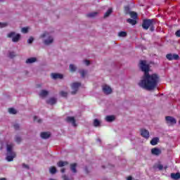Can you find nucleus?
<instances>
[{
    "instance_id": "nucleus-1",
    "label": "nucleus",
    "mask_w": 180,
    "mask_h": 180,
    "mask_svg": "<svg viewBox=\"0 0 180 180\" xmlns=\"http://www.w3.org/2000/svg\"><path fill=\"white\" fill-rule=\"evenodd\" d=\"M140 67L144 75L143 79L139 83V86L147 91L155 89L160 82V76L155 73L150 75V65L146 63V60H141Z\"/></svg>"
},
{
    "instance_id": "nucleus-2",
    "label": "nucleus",
    "mask_w": 180,
    "mask_h": 180,
    "mask_svg": "<svg viewBox=\"0 0 180 180\" xmlns=\"http://www.w3.org/2000/svg\"><path fill=\"white\" fill-rule=\"evenodd\" d=\"M154 25H155V19H144L142 22V27L144 30L150 29V32H154L155 29Z\"/></svg>"
},
{
    "instance_id": "nucleus-3",
    "label": "nucleus",
    "mask_w": 180,
    "mask_h": 180,
    "mask_svg": "<svg viewBox=\"0 0 180 180\" xmlns=\"http://www.w3.org/2000/svg\"><path fill=\"white\" fill-rule=\"evenodd\" d=\"M124 11L126 13H129V15H130L131 18L127 20V23H129L130 25H132V26H134V25H136V12L130 11V8H129V6H126L124 8Z\"/></svg>"
},
{
    "instance_id": "nucleus-4",
    "label": "nucleus",
    "mask_w": 180,
    "mask_h": 180,
    "mask_svg": "<svg viewBox=\"0 0 180 180\" xmlns=\"http://www.w3.org/2000/svg\"><path fill=\"white\" fill-rule=\"evenodd\" d=\"M13 143L7 144V156L6 160L7 161H13V159L15 157H16V153L15 152L12 151V149L13 148Z\"/></svg>"
},
{
    "instance_id": "nucleus-5",
    "label": "nucleus",
    "mask_w": 180,
    "mask_h": 180,
    "mask_svg": "<svg viewBox=\"0 0 180 180\" xmlns=\"http://www.w3.org/2000/svg\"><path fill=\"white\" fill-rule=\"evenodd\" d=\"M44 38H46L44 40V44H46V46H49V44H51L53 41H54V38L49 32H44L40 36V39H44Z\"/></svg>"
},
{
    "instance_id": "nucleus-6",
    "label": "nucleus",
    "mask_w": 180,
    "mask_h": 180,
    "mask_svg": "<svg viewBox=\"0 0 180 180\" xmlns=\"http://www.w3.org/2000/svg\"><path fill=\"white\" fill-rule=\"evenodd\" d=\"M7 37L12 39V41L14 43H18L20 40V34H16L14 32H11L8 34Z\"/></svg>"
},
{
    "instance_id": "nucleus-7",
    "label": "nucleus",
    "mask_w": 180,
    "mask_h": 180,
    "mask_svg": "<svg viewBox=\"0 0 180 180\" xmlns=\"http://www.w3.org/2000/svg\"><path fill=\"white\" fill-rule=\"evenodd\" d=\"M166 58L169 61H172V60H179V55L176 53H167L166 55Z\"/></svg>"
},
{
    "instance_id": "nucleus-8",
    "label": "nucleus",
    "mask_w": 180,
    "mask_h": 180,
    "mask_svg": "<svg viewBox=\"0 0 180 180\" xmlns=\"http://www.w3.org/2000/svg\"><path fill=\"white\" fill-rule=\"evenodd\" d=\"M81 86V83L79 82H75L72 84V94L75 95L77 94V91H78V89Z\"/></svg>"
},
{
    "instance_id": "nucleus-9",
    "label": "nucleus",
    "mask_w": 180,
    "mask_h": 180,
    "mask_svg": "<svg viewBox=\"0 0 180 180\" xmlns=\"http://www.w3.org/2000/svg\"><path fill=\"white\" fill-rule=\"evenodd\" d=\"M141 136L143 137V139H146V140H148L150 139V131L146 129H141Z\"/></svg>"
},
{
    "instance_id": "nucleus-10",
    "label": "nucleus",
    "mask_w": 180,
    "mask_h": 180,
    "mask_svg": "<svg viewBox=\"0 0 180 180\" xmlns=\"http://www.w3.org/2000/svg\"><path fill=\"white\" fill-rule=\"evenodd\" d=\"M165 120L167 124H176V120L174 117L167 116L165 117Z\"/></svg>"
},
{
    "instance_id": "nucleus-11",
    "label": "nucleus",
    "mask_w": 180,
    "mask_h": 180,
    "mask_svg": "<svg viewBox=\"0 0 180 180\" xmlns=\"http://www.w3.org/2000/svg\"><path fill=\"white\" fill-rule=\"evenodd\" d=\"M103 91L105 95H109L110 94H112V88L108 85L105 84L103 86Z\"/></svg>"
},
{
    "instance_id": "nucleus-12",
    "label": "nucleus",
    "mask_w": 180,
    "mask_h": 180,
    "mask_svg": "<svg viewBox=\"0 0 180 180\" xmlns=\"http://www.w3.org/2000/svg\"><path fill=\"white\" fill-rule=\"evenodd\" d=\"M161 153H162L161 150L158 148H153L151 149V154L153 155L158 156L161 154Z\"/></svg>"
},
{
    "instance_id": "nucleus-13",
    "label": "nucleus",
    "mask_w": 180,
    "mask_h": 180,
    "mask_svg": "<svg viewBox=\"0 0 180 180\" xmlns=\"http://www.w3.org/2000/svg\"><path fill=\"white\" fill-rule=\"evenodd\" d=\"M66 120L68 122V123H72L74 127L77 126V124L75 123V118H74V117H68Z\"/></svg>"
},
{
    "instance_id": "nucleus-14",
    "label": "nucleus",
    "mask_w": 180,
    "mask_h": 180,
    "mask_svg": "<svg viewBox=\"0 0 180 180\" xmlns=\"http://www.w3.org/2000/svg\"><path fill=\"white\" fill-rule=\"evenodd\" d=\"M170 176H171L172 179H174V180L180 179V173L179 172L172 173L170 174Z\"/></svg>"
},
{
    "instance_id": "nucleus-15",
    "label": "nucleus",
    "mask_w": 180,
    "mask_h": 180,
    "mask_svg": "<svg viewBox=\"0 0 180 180\" xmlns=\"http://www.w3.org/2000/svg\"><path fill=\"white\" fill-rule=\"evenodd\" d=\"M51 77L53 79H62L63 75L57 74V73H52Z\"/></svg>"
},
{
    "instance_id": "nucleus-16",
    "label": "nucleus",
    "mask_w": 180,
    "mask_h": 180,
    "mask_svg": "<svg viewBox=\"0 0 180 180\" xmlns=\"http://www.w3.org/2000/svg\"><path fill=\"white\" fill-rule=\"evenodd\" d=\"M159 141H160V138L155 137L152 139V140L150 141V144L151 146H157Z\"/></svg>"
},
{
    "instance_id": "nucleus-17",
    "label": "nucleus",
    "mask_w": 180,
    "mask_h": 180,
    "mask_svg": "<svg viewBox=\"0 0 180 180\" xmlns=\"http://www.w3.org/2000/svg\"><path fill=\"white\" fill-rule=\"evenodd\" d=\"M47 95H49V91H47V90H41L39 92V96L41 98H46V96H47Z\"/></svg>"
},
{
    "instance_id": "nucleus-18",
    "label": "nucleus",
    "mask_w": 180,
    "mask_h": 180,
    "mask_svg": "<svg viewBox=\"0 0 180 180\" xmlns=\"http://www.w3.org/2000/svg\"><path fill=\"white\" fill-rule=\"evenodd\" d=\"M57 102V99L56 98H51L47 101V103H49V105H54Z\"/></svg>"
},
{
    "instance_id": "nucleus-19",
    "label": "nucleus",
    "mask_w": 180,
    "mask_h": 180,
    "mask_svg": "<svg viewBox=\"0 0 180 180\" xmlns=\"http://www.w3.org/2000/svg\"><path fill=\"white\" fill-rule=\"evenodd\" d=\"M50 136H51L50 132H42V133H41V139H49L50 137Z\"/></svg>"
},
{
    "instance_id": "nucleus-20",
    "label": "nucleus",
    "mask_w": 180,
    "mask_h": 180,
    "mask_svg": "<svg viewBox=\"0 0 180 180\" xmlns=\"http://www.w3.org/2000/svg\"><path fill=\"white\" fill-rule=\"evenodd\" d=\"M57 165L58 167H65V165H68V162L67 161H59L58 163H57Z\"/></svg>"
},
{
    "instance_id": "nucleus-21",
    "label": "nucleus",
    "mask_w": 180,
    "mask_h": 180,
    "mask_svg": "<svg viewBox=\"0 0 180 180\" xmlns=\"http://www.w3.org/2000/svg\"><path fill=\"white\" fill-rule=\"evenodd\" d=\"M36 61H37L36 58H30L27 59L26 63L27 64H32V63H36Z\"/></svg>"
},
{
    "instance_id": "nucleus-22",
    "label": "nucleus",
    "mask_w": 180,
    "mask_h": 180,
    "mask_svg": "<svg viewBox=\"0 0 180 180\" xmlns=\"http://www.w3.org/2000/svg\"><path fill=\"white\" fill-rule=\"evenodd\" d=\"M77 163H73L72 165H70V169L72 171V172H74L75 174V172H77Z\"/></svg>"
},
{
    "instance_id": "nucleus-23",
    "label": "nucleus",
    "mask_w": 180,
    "mask_h": 180,
    "mask_svg": "<svg viewBox=\"0 0 180 180\" xmlns=\"http://www.w3.org/2000/svg\"><path fill=\"white\" fill-rule=\"evenodd\" d=\"M106 122H113L115 120V116L113 115H108L105 117Z\"/></svg>"
},
{
    "instance_id": "nucleus-24",
    "label": "nucleus",
    "mask_w": 180,
    "mask_h": 180,
    "mask_svg": "<svg viewBox=\"0 0 180 180\" xmlns=\"http://www.w3.org/2000/svg\"><path fill=\"white\" fill-rule=\"evenodd\" d=\"M118 36L119 37H126V36H127V32L123 31L120 32L118 33Z\"/></svg>"
},
{
    "instance_id": "nucleus-25",
    "label": "nucleus",
    "mask_w": 180,
    "mask_h": 180,
    "mask_svg": "<svg viewBox=\"0 0 180 180\" xmlns=\"http://www.w3.org/2000/svg\"><path fill=\"white\" fill-rule=\"evenodd\" d=\"M96 15H98V12H92V13H90L87 15V16L89 18H95V16H96Z\"/></svg>"
},
{
    "instance_id": "nucleus-26",
    "label": "nucleus",
    "mask_w": 180,
    "mask_h": 180,
    "mask_svg": "<svg viewBox=\"0 0 180 180\" xmlns=\"http://www.w3.org/2000/svg\"><path fill=\"white\" fill-rule=\"evenodd\" d=\"M70 70L72 72H75L77 70V67L74 65H70Z\"/></svg>"
},
{
    "instance_id": "nucleus-27",
    "label": "nucleus",
    "mask_w": 180,
    "mask_h": 180,
    "mask_svg": "<svg viewBox=\"0 0 180 180\" xmlns=\"http://www.w3.org/2000/svg\"><path fill=\"white\" fill-rule=\"evenodd\" d=\"M112 13V8H109L104 15V18H108Z\"/></svg>"
},
{
    "instance_id": "nucleus-28",
    "label": "nucleus",
    "mask_w": 180,
    "mask_h": 180,
    "mask_svg": "<svg viewBox=\"0 0 180 180\" xmlns=\"http://www.w3.org/2000/svg\"><path fill=\"white\" fill-rule=\"evenodd\" d=\"M99 124H101V122H99V120H98V119H95L94 121V125L95 126V127H98V126H99Z\"/></svg>"
},
{
    "instance_id": "nucleus-29",
    "label": "nucleus",
    "mask_w": 180,
    "mask_h": 180,
    "mask_svg": "<svg viewBox=\"0 0 180 180\" xmlns=\"http://www.w3.org/2000/svg\"><path fill=\"white\" fill-rule=\"evenodd\" d=\"M49 171L51 174H54L56 172H57V169L54 167H52L49 169Z\"/></svg>"
},
{
    "instance_id": "nucleus-30",
    "label": "nucleus",
    "mask_w": 180,
    "mask_h": 180,
    "mask_svg": "<svg viewBox=\"0 0 180 180\" xmlns=\"http://www.w3.org/2000/svg\"><path fill=\"white\" fill-rule=\"evenodd\" d=\"M8 112L11 115H16V110L15 108H9Z\"/></svg>"
},
{
    "instance_id": "nucleus-31",
    "label": "nucleus",
    "mask_w": 180,
    "mask_h": 180,
    "mask_svg": "<svg viewBox=\"0 0 180 180\" xmlns=\"http://www.w3.org/2000/svg\"><path fill=\"white\" fill-rule=\"evenodd\" d=\"M60 95L62 96L63 98H67V96L68 95V93L62 91L60 92Z\"/></svg>"
},
{
    "instance_id": "nucleus-32",
    "label": "nucleus",
    "mask_w": 180,
    "mask_h": 180,
    "mask_svg": "<svg viewBox=\"0 0 180 180\" xmlns=\"http://www.w3.org/2000/svg\"><path fill=\"white\" fill-rule=\"evenodd\" d=\"M34 122H37V123H41V120L39 119V117L34 116Z\"/></svg>"
},
{
    "instance_id": "nucleus-33",
    "label": "nucleus",
    "mask_w": 180,
    "mask_h": 180,
    "mask_svg": "<svg viewBox=\"0 0 180 180\" xmlns=\"http://www.w3.org/2000/svg\"><path fill=\"white\" fill-rule=\"evenodd\" d=\"M15 140L16 143H20V141H22V138L19 136H16Z\"/></svg>"
},
{
    "instance_id": "nucleus-34",
    "label": "nucleus",
    "mask_w": 180,
    "mask_h": 180,
    "mask_svg": "<svg viewBox=\"0 0 180 180\" xmlns=\"http://www.w3.org/2000/svg\"><path fill=\"white\" fill-rule=\"evenodd\" d=\"M22 33H27L29 32V27H23L21 30Z\"/></svg>"
},
{
    "instance_id": "nucleus-35",
    "label": "nucleus",
    "mask_w": 180,
    "mask_h": 180,
    "mask_svg": "<svg viewBox=\"0 0 180 180\" xmlns=\"http://www.w3.org/2000/svg\"><path fill=\"white\" fill-rule=\"evenodd\" d=\"M79 74H81L82 78H84V77H85V75L86 74V71H85V70H79Z\"/></svg>"
},
{
    "instance_id": "nucleus-36",
    "label": "nucleus",
    "mask_w": 180,
    "mask_h": 180,
    "mask_svg": "<svg viewBox=\"0 0 180 180\" xmlns=\"http://www.w3.org/2000/svg\"><path fill=\"white\" fill-rule=\"evenodd\" d=\"M15 56H16V53H15V52H10L9 53L10 58H13V57H15Z\"/></svg>"
},
{
    "instance_id": "nucleus-37",
    "label": "nucleus",
    "mask_w": 180,
    "mask_h": 180,
    "mask_svg": "<svg viewBox=\"0 0 180 180\" xmlns=\"http://www.w3.org/2000/svg\"><path fill=\"white\" fill-rule=\"evenodd\" d=\"M8 24L6 22H0V27H6Z\"/></svg>"
},
{
    "instance_id": "nucleus-38",
    "label": "nucleus",
    "mask_w": 180,
    "mask_h": 180,
    "mask_svg": "<svg viewBox=\"0 0 180 180\" xmlns=\"http://www.w3.org/2000/svg\"><path fill=\"white\" fill-rule=\"evenodd\" d=\"M33 40H34V39L33 37H30V39L27 40V43L29 44H32V43H33Z\"/></svg>"
},
{
    "instance_id": "nucleus-39",
    "label": "nucleus",
    "mask_w": 180,
    "mask_h": 180,
    "mask_svg": "<svg viewBox=\"0 0 180 180\" xmlns=\"http://www.w3.org/2000/svg\"><path fill=\"white\" fill-rule=\"evenodd\" d=\"M158 168L160 171H162V169H164V166L162 165H158Z\"/></svg>"
},
{
    "instance_id": "nucleus-40",
    "label": "nucleus",
    "mask_w": 180,
    "mask_h": 180,
    "mask_svg": "<svg viewBox=\"0 0 180 180\" xmlns=\"http://www.w3.org/2000/svg\"><path fill=\"white\" fill-rule=\"evenodd\" d=\"M175 35L176 36V37H180V30H177L175 32Z\"/></svg>"
},
{
    "instance_id": "nucleus-41",
    "label": "nucleus",
    "mask_w": 180,
    "mask_h": 180,
    "mask_svg": "<svg viewBox=\"0 0 180 180\" xmlns=\"http://www.w3.org/2000/svg\"><path fill=\"white\" fill-rule=\"evenodd\" d=\"M22 168H25V169H29V165L23 163L22 164Z\"/></svg>"
},
{
    "instance_id": "nucleus-42",
    "label": "nucleus",
    "mask_w": 180,
    "mask_h": 180,
    "mask_svg": "<svg viewBox=\"0 0 180 180\" xmlns=\"http://www.w3.org/2000/svg\"><path fill=\"white\" fill-rule=\"evenodd\" d=\"M84 63L86 65H89L90 62H89V60H84Z\"/></svg>"
},
{
    "instance_id": "nucleus-43",
    "label": "nucleus",
    "mask_w": 180,
    "mask_h": 180,
    "mask_svg": "<svg viewBox=\"0 0 180 180\" xmlns=\"http://www.w3.org/2000/svg\"><path fill=\"white\" fill-rule=\"evenodd\" d=\"M14 129H15V130H18V129H19V124H14Z\"/></svg>"
},
{
    "instance_id": "nucleus-44",
    "label": "nucleus",
    "mask_w": 180,
    "mask_h": 180,
    "mask_svg": "<svg viewBox=\"0 0 180 180\" xmlns=\"http://www.w3.org/2000/svg\"><path fill=\"white\" fill-rule=\"evenodd\" d=\"M63 180H71V179H68V176H65V175H64V176H63Z\"/></svg>"
},
{
    "instance_id": "nucleus-45",
    "label": "nucleus",
    "mask_w": 180,
    "mask_h": 180,
    "mask_svg": "<svg viewBox=\"0 0 180 180\" xmlns=\"http://www.w3.org/2000/svg\"><path fill=\"white\" fill-rule=\"evenodd\" d=\"M133 178L131 177V176H129L127 177V180H132Z\"/></svg>"
},
{
    "instance_id": "nucleus-46",
    "label": "nucleus",
    "mask_w": 180,
    "mask_h": 180,
    "mask_svg": "<svg viewBox=\"0 0 180 180\" xmlns=\"http://www.w3.org/2000/svg\"><path fill=\"white\" fill-rule=\"evenodd\" d=\"M60 172L63 174L64 172H65V169H61Z\"/></svg>"
},
{
    "instance_id": "nucleus-47",
    "label": "nucleus",
    "mask_w": 180,
    "mask_h": 180,
    "mask_svg": "<svg viewBox=\"0 0 180 180\" xmlns=\"http://www.w3.org/2000/svg\"><path fill=\"white\" fill-rule=\"evenodd\" d=\"M0 180H6V178H1V179H0Z\"/></svg>"
},
{
    "instance_id": "nucleus-48",
    "label": "nucleus",
    "mask_w": 180,
    "mask_h": 180,
    "mask_svg": "<svg viewBox=\"0 0 180 180\" xmlns=\"http://www.w3.org/2000/svg\"><path fill=\"white\" fill-rule=\"evenodd\" d=\"M136 19H137V13H136Z\"/></svg>"
},
{
    "instance_id": "nucleus-49",
    "label": "nucleus",
    "mask_w": 180,
    "mask_h": 180,
    "mask_svg": "<svg viewBox=\"0 0 180 180\" xmlns=\"http://www.w3.org/2000/svg\"><path fill=\"white\" fill-rule=\"evenodd\" d=\"M98 141H101V139H98Z\"/></svg>"
}]
</instances>
